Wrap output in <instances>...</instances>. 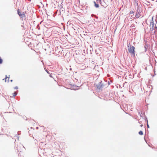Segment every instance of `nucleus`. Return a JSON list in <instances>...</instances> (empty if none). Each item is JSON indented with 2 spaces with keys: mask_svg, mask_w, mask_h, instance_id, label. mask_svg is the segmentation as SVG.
Instances as JSON below:
<instances>
[{
  "mask_svg": "<svg viewBox=\"0 0 157 157\" xmlns=\"http://www.w3.org/2000/svg\"><path fill=\"white\" fill-rule=\"evenodd\" d=\"M104 84L102 82V81L99 82L96 85L97 90L98 91L102 90L104 86Z\"/></svg>",
  "mask_w": 157,
  "mask_h": 157,
  "instance_id": "nucleus-1",
  "label": "nucleus"
},
{
  "mask_svg": "<svg viewBox=\"0 0 157 157\" xmlns=\"http://www.w3.org/2000/svg\"><path fill=\"white\" fill-rule=\"evenodd\" d=\"M17 11L18 14L21 18H22L24 17H25V14L26 13V11L25 12H21L19 9H17Z\"/></svg>",
  "mask_w": 157,
  "mask_h": 157,
  "instance_id": "nucleus-2",
  "label": "nucleus"
},
{
  "mask_svg": "<svg viewBox=\"0 0 157 157\" xmlns=\"http://www.w3.org/2000/svg\"><path fill=\"white\" fill-rule=\"evenodd\" d=\"M135 48L133 46H130L128 49L129 52L133 56H135Z\"/></svg>",
  "mask_w": 157,
  "mask_h": 157,
  "instance_id": "nucleus-3",
  "label": "nucleus"
},
{
  "mask_svg": "<svg viewBox=\"0 0 157 157\" xmlns=\"http://www.w3.org/2000/svg\"><path fill=\"white\" fill-rule=\"evenodd\" d=\"M141 13V11L140 9V8L138 7L137 10L136 12V14L135 15V17L136 18H139L141 15L140 14Z\"/></svg>",
  "mask_w": 157,
  "mask_h": 157,
  "instance_id": "nucleus-4",
  "label": "nucleus"
},
{
  "mask_svg": "<svg viewBox=\"0 0 157 157\" xmlns=\"http://www.w3.org/2000/svg\"><path fill=\"white\" fill-rule=\"evenodd\" d=\"M153 17H152V19L151 21H150V29L151 31H152L153 30H155V27H154V24L153 23Z\"/></svg>",
  "mask_w": 157,
  "mask_h": 157,
  "instance_id": "nucleus-5",
  "label": "nucleus"
},
{
  "mask_svg": "<svg viewBox=\"0 0 157 157\" xmlns=\"http://www.w3.org/2000/svg\"><path fill=\"white\" fill-rule=\"evenodd\" d=\"M45 71L47 72V73L49 74V76L51 77H52V73L51 71H48V69H44Z\"/></svg>",
  "mask_w": 157,
  "mask_h": 157,
  "instance_id": "nucleus-6",
  "label": "nucleus"
},
{
  "mask_svg": "<svg viewBox=\"0 0 157 157\" xmlns=\"http://www.w3.org/2000/svg\"><path fill=\"white\" fill-rule=\"evenodd\" d=\"M97 1H99V2H100V4L101 6H103L104 7L106 6V4L105 3H103L101 2V0H96Z\"/></svg>",
  "mask_w": 157,
  "mask_h": 157,
  "instance_id": "nucleus-7",
  "label": "nucleus"
},
{
  "mask_svg": "<svg viewBox=\"0 0 157 157\" xmlns=\"http://www.w3.org/2000/svg\"><path fill=\"white\" fill-rule=\"evenodd\" d=\"M78 87V86H76L75 85H73V86H72V88L71 89V90H77V88H76V87Z\"/></svg>",
  "mask_w": 157,
  "mask_h": 157,
  "instance_id": "nucleus-8",
  "label": "nucleus"
},
{
  "mask_svg": "<svg viewBox=\"0 0 157 157\" xmlns=\"http://www.w3.org/2000/svg\"><path fill=\"white\" fill-rule=\"evenodd\" d=\"M145 118V121H146V122H147V128H149V125L148 124V120H147V117H146Z\"/></svg>",
  "mask_w": 157,
  "mask_h": 157,
  "instance_id": "nucleus-9",
  "label": "nucleus"
},
{
  "mask_svg": "<svg viewBox=\"0 0 157 157\" xmlns=\"http://www.w3.org/2000/svg\"><path fill=\"white\" fill-rule=\"evenodd\" d=\"M94 4L96 8H98L99 7V5L98 4L96 3L95 1H94Z\"/></svg>",
  "mask_w": 157,
  "mask_h": 157,
  "instance_id": "nucleus-10",
  "label": "nucleus"
},
{
  "mask_svg": "<svg viewBox=\"0 0 157 157\" xmlns=\"http://www.w3.org/2000/svg\"><path fill=\"white\" fill-rule=\"evenodd\" d=\"M13 97L14 98L17 95V93H16L15 92H14L13 94Z\"/></svg>",
  "mask_w": 157,
  "mask_h": 157,
  "instance_id": "nucleus-11",
  "label": "nucleus"
},
{
  "mask_svg": "<svg viewBox=\"0 0 157 157\" xmlns=\"http://www.w3.org/2000/svg\"><path fill=\"white\" fill-rule=\"evenodd\" d=\"M139 134L140 135H143V133L142 131H140L139 132Z\"/></svg>",
  "mask_w": 157,
  "mask_h": 157,
  "instance_id": "nucleus-12",
  "label": "nucleus"
},
{
  "mask_svg": "<svg viewBox=\"0 0 157 157\" xmlns=\"http://www.w3.org/2000/svg\"><path fill=\"white\" fill-rule=\"evenodd\" d=\"M9 77H10V75H9ZM8 78V81H9V77H8L7 76V75H6V77H5V79H6V80H5V82H6V78Z\"/></svg>",
  "mask_w": 157,
  "mask_h": 157,
  "instance_id": "nucleus-13",
  "label": "nucleus"
},
{
  "mask_svg": "<svg viewBox=\"0 0 157 157\" xmlns=\"http://www.w3.org/2000/svg\"><path fill=\"white\" fill-rule=\"evenodd\" d=\"M23 118L25 120H27V119L26 118V117H25V116H23Z\"/></svg>",
  "mask_w": 157,
  "mask_h": 157,
  "instance_id": "nucleus-14",
  "label": "nucleus"
},
{
  "mask_svg": "<svg viewBox=\"0 0 157 157\" xmlns=\"http://www.w3.org/2000/svg\"><path fill=\"white\" fill-rule=\"evenodd\" d=\"M134 12L133 11H130V14H132L133 15H134Z\"/></svg>",
  "mask_w": 157,
  "mask_h": 157,
  "instance_id": "nucleus-15",
  "label": "nucleus"
},
{
  "mask_svg": "<svg viewBox=\"0 0 157 157\" xmlns=\"http://www.w3.org/2000/svg\"><path fill=\"white\" fill-rule=\"evenodd\" d=\"M2 59L0 58V63H2Z\"/></svg>",
  "mask_w": 157,
  "mask_h": 157,
  "instance_id": "nucleus-16",
  "label": "nucleus"
},
{
  "mask_svg": "<svg viewBox=\"0 0 157 157\" xmlns=\"http://www.w3.org/2000/svg\"><path fill=\"white\" fill-rule=\"evenodd\" d=\"M14 89H18V87L17 86H16L15 87Z\"/></svg>",
  "mask_w": 157,
  "mask_h": 157,
  "instance_id": "nucleus-17",
  "label": "nucleus"
},
{
  "mask_svg": "<svg viewBox=\"0 0 157 157\" xmlns=\"http://www.w3.org/2000/svg\"><path fill=\"white\" fill-rule=\"evenodd\" d=\"M17 133H18V135H20L21 134V133H20V131H18V132H17Z\"/></svg>",
  "mask_w": 157,
  "mask_h": 157,
  "instance_id": "nucleus-18",
  "label": "nucleus"
},
{
  "mask_svg": "<svg viewBox=\"0 0 157 157\" xmlns=\"http://www.w3.org/2000/svg\"><path fill=\"white\" fill-rule=\"evenodd\" d=\"M110 82L109 81H108V85H109L110 84Z\"/></svg>",
  "mask_w": 157,
  "mask_h": 157,
  "instance_id": "nucleus-19",
  "label": "nucleus"
},
{
  "mask_svg": "<svg viewBox=\"0 0 157 157\" xmlns=\"http://www.w3.org/2000/svg\"><path fill=\"white\" fill-rule=\"evenodd\" d=\"M10 81L11 82H12V81H13V80H12V79L11 80H10Z\"/></svg>",
  "mask_w": 157,
  "mask_h": 157,
  "instance_id": "nucleus-20",
  "label": "nucleus"
},
{
  "mask_svg": "<svg viewBox=\"0 0 157 157\" xmlns=\"http://www.w3.org/2000/svg\"><path fill=\"white\" fill-rule=\"evenodd\" d=\"M153 70H154V72L155 73V69H153Z\"/></svg>",
  "mask_w": 157,
  "mask_h": 157,
  "instance_id": "nucleus-21",
  "label": "nucleus"
},
{
  "mask_svg": "<svg viewBox=\"0 0 157 157\" xmlns=\"http://www.w3.org/2000/svg\"><path fill=\"white\" fill-rule=\"evenodd\" d=\"M143 124H141V125H140V126L141 127H142V126H143Z\"/></svg>",
  "mask_w": 157,
  "mask_h": 157,
  "instance_id": "nucleus-22",
  "label": "nucleus"
},
{
  "mask_svg": "<svg viewBox=\"0 0 157 157\" xmlns=\"http://www.w3.org/2000/svg\"><path fill=\"white\" fill-rule=\"evenodd\" d=\"M36 128V129H38V127H37Z\"/></svg>",
  "mask_w": 157,
  "mask_h": 157,
  "instance_id": "nucleus-23",
  "label": "nucleus"
},
{
  "mask_svg": "<svg viewBox=\"0 0 157 157\" xmlns=\"http://www.w3.org/2000/svg\"><path fill=\"white\" fill-rule=\"evenodd\" d=\"M17 137L18 138L19 137H18V136H17Z\"/></svg>",
  "mask_w": 157,
  "mask_h": 157,
  "instance_id": "nucleus-24",
  "label": "nucleus"
},
{
  "mask_svg": "<svg viewBox=\"0 0 157 157\" xmlns=\"http://www.w3.org/2000/svg\"><path fill=\"white\" fill-rule=\"evenodd\" d=\"M96 66H95V67L94 68H95L96 67Z\"/></svg>",
  "mask_w": 157,
  "mask_h": 157,
  "instance_id": "nucleus-25",
  "label": "nucleus"
}]
</instances>
